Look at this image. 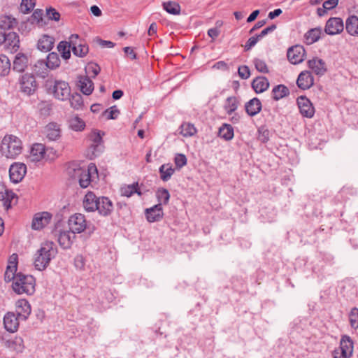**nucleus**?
<instances>
[{
	"instance_id": "nucleus-1",
	"label": "nucleus",
	"mask_w": 358,
	"mask_h": 358,
	"mask_svg": "<svg viewBox=\"0 0 358 358\" xmlns=\"http://www.w3.org/2000/svg\"><path fill=\"white\" fill-rule=\"evenodd\" d=\"M66 173L71 179H96L99 177L97 167L94 163H90L86 169L76 162H69Z\"/></svg>"
},
{
	"instance_id": "nucleus-2",
	"label": "nucleus",
	"mask_w": 358,
	"mask_h": 358,
	"mask_svg": "<svg viewBox=\"0 0 358 358\" xmlns=\"http://www.w3.org/2000/svg\"><path fill=\"white\" fill-rule=\"evenodd\" d=\"M56 254L57 248L53 242L43 243L35 254L34 262L35 268L38 271L45 270Z\"/></svg>"
},
{
	"instance_id": "nucleus-3",
	"label": "nucleus",
	"mask_w": 358,
	"mask_h": 358,
	"mask_svg": "<svg viewBox=\"0 0 358 358\" xmlns=\"http://www.w3.org/2000/svg\"><path fill=\"white\" fill-rule=\"evenodd\" d=\"M22 150V141L14 135H6L1 143L0 152L7 158L14 159Z\"/></svg>"
},
{
	"instance_id": "nucleus-4",
	"label": "nucleus",
	"mask_w": 358,
	"mask_h": 358,
	"mask_svg": "<svg viewBox=\"0 0 358 358\" xmlns=\"http://www.w3.org/2000/svg\"><path fill=\"white\" fill-rule=\"evenodd\" d=\"M13 291L17 294H32L35 291V279L32 275L19 273L12 285Z\"/></svg>"
},
{
	"instance_id": "nucleus-5",
	"label": "nucleus",
	"mask_w": 358,
	"mask_h": 358,
	"mask_svg": "<svg viewBox=\"0 0 358 358\" xmlns=\"http://www.w3.org/2000/svg\"><path fill=\"white\" fill-rule=\"evenodd\" d=\"M49 90L56 99L61 101L69 99L71 95L69 83L62 80H55L53 85H50Z\"/></svg>"
},
{
	"instance_id": "nucleus-6",
	"label": "nucleus",
	"mask_w": 358,
	"mask_h": 358,
	"mask_svg": "<svg viewBox=\"0 0 358 358\" xmlns=\"http://www.w3.org/2000/svg\"><path fill=\"white\" fill-rule=\"evenodd\" d=\"M69 229L73 234H80L87 228L85 216L81 213H76L71 215L68 221Z\"/></svg>"
},
{
	"instance_id": "nucleus-7",
	"label": "nucleus",
	"mask_w": 358,
	"mask_h": 358,
	"mask_svg": "<svg viewBox=\"0 0 358 358\" xmlns=\"http://www.w3.org/2000/svg\"><path fill=\"white\" fill-rule=\"evenodd\" d=\"M114 206L112 201L107 196H99L97 201L96 209L101 217H109L112 215Z\"/></svg>"
},
{
	"instance_id": "nucleus-8",
	"label": "nucleus",
	"mask_w": 358,
	"mask_h": 358,
	"mask_svg": "<svg viewBox=\"0 0 358 358\" xmlns=\"http://www.w3.org/2000/svg\"><path fill=\"white\" fill-rule=\"evenodd\" d=\"M344 29L343 21L340 17H330L326 22L324 32L328 35L341 34Z\"/></svg>"
},
{
	"instance_id": "nucleus-9",
	"label": "nucleus",
	"mask_w": 358,
	"mask_h": 358,
	"mask_svg": "<svg viewBox=\"0 0 358 358\" xmlns=\"http://www.w3.org/2000/svg\"><path fill=\"white\" fill-rule=\"evenodd\" d=\"M37 88V83L32 74L26 73L20 79V89L27 95L32 94Z\"/></svg>"
},
{
	"instance_id": "nucleus-10",
	"label": "nucleus",
	"mask_w": 358,
	"mask_h": 358,
	"mask_svg": "<svg viewBox=\"0 0 358 358\" xmlns=\"http://www.w3.org/2000/svg\"><path fill=\"white\" fill-rule=\"evenodd\" d=\"M306 51L302 45H296L287 50V59L293 64L302 62L305 59Z\"/></svg>"
},
{
	"instance_id": "nucleus-11",
	"label": "nucleus",
	"mask_w": 358,
	"mask_h": 358,
	"mask_svg": "<svg viewBox=\"0 0 358 358\" xmlns=\"http://www.w3.org/2000/svg\"><path fill=\"white\" fill-rule=\"evenodd\" d=\"M297 105L300 113L305 117L311 118L315 114V108L311 101L304 96H301L297 99Z\"/></svg>"
},
{
	"instance_id": "nucleus-12",
	"label": "nucleus",
	"mask_w": 358,
	"mask_h": 358,
	"mask_svg": "<svg viewBox=\"0 0 358 358\" xmlns=\"http://www.w3.org/2000/svg\"><path fill=\"white\" fill-rule=\"evenodd\" d=\"M52 215L48 212H42L35 214L31 223L33 229L40 230L49 224Z\"/></svg>"
},
{
	"instance_id": "nucleus-13",
	"label": "nucleus",
	"mask_w": 358,
	"mask_h": 358,
	"mask_svg": "<svg viewBox=\"0 0 358 358\" xmlns=\"http://www.w3.org/2000/svg\"><path fill=\"white\" fill-rule=\"evenodd\" d=\"M3 45L4 49L8 52H14L17 51L20 48L19 35L13 31L7 33Z\"/></svg>"
},
{
	"instance_id": "nucleus-14",
	"label": "nucleus",
	"mask_w": 358,
	"mask_h": 358,
	"mask_svg": "<svg viewBox=\"0 0 358 358\" xmlns=\"http://www.w3.org/2000/svg\"><path fill=\"white\" fill-rule=\"evenodd\" d=\"M92 141L90 148L92 150L94 157H97L103 151V139L99 131H94L90 135Z\"/></svg>"
},
{
	"instance_id": "nucleus-15",
	"label": "nucleus",
	"mask_w": 358,
	"mask_h": 358,
	"mask_svg": "<svg viewBox=\"0 0 358 358\" xmlns=\"http://www.w3.org/2000/svg\"><path fill=\"white\" fill-rule=\"evenodd\" d=\"M13 312L7 313L3 317V325L6 331L10 333L16 332L19 327V319Z\"/></svg>"
},
{
	"instance_id": "nucleus-16",
	"label": "nucleus",
	"mask_w": 358,
	"mask_h": 358,
	"mask_svg": "<svg viewBox=\"0 0 358 358\" xmlns=\"http://www.w3.org/2000/svg\"><path fill=\"white\" fill-rule=\"evenodd\" d=\"M296 84L303 90L310 88L314 84V78L311 72L308 71L301 72L298 76Z\"/></svg>"
},
{
	"instance_id": "nucleus-17",
	"label": "nucleus",
	"mask_w": 358,
	"mask_h": 358,
	"mask_svg": "<svg viewBox=\"0 0 358 358\" xmlns=\"http://www.w3.org/2000/svg\"><path fill=\"white\" fill-rule=\"evenodd\" d=\"M308 67L317 76H322L327 71L325 62L319 58L313 57L308 61Z\"/></svg>"
},
{
	"instance_id": "nucleus-18",
	"label": "nucleus",
	"mask_w": 358,
	"mask_h": 358,
	"mask_svg": "<svg viewBox=\"0 0 358 358\" xmlns=\"http://www.w3.org/2000/svg\"><path fill=\"white\" fill-rule=\"evenodd\" d=\"M145 215L149 222H155L161 220L163 217V209L161 204H156L154 206L147 208Z\"/></svg>"
},
{
	"instance_id": "nucleus-19",
	"label": "nucleus",
	"mask_w": 358,
	"mask_h": 358,
	"mask_svg": "<svg viewBox=\"0 0 358 358\" xmlns=\"http://www.w3.org/2000/svg\"><path fill=\"white\" fill-rule=\"evenodd\" d=\"M77 86L85 95H90L94 90V83L87 76H78Z\"/></svg>"
},
{
	"instance_id": "nucleus-20",
	"label": "nucleus",
	"mask_w": 358,
	"mask_h": 358,
	"mask_svg": "<svg viewBox=\"0 0 358 358\" xmlns=\"http://www.w3.org/2000/svg\"><path fill=\"white\" fill-rule=\"evenodd\" d=\"M31 311V306L26 299L18 300L16 303L17 315L22 320H26Z\"/></svg>"
},
{
	"instance_id": "nucleus-21",
	"label": "nucleus",
	"mask_w": 358,
	"mask_h": 358,
	"mask_svg": "<svg viewBox=\"0 0 358 358\" xmlns=\"http://www.w3.org/2000/svg\"><path fill=\"white\" fill-rule=\"evenodd\" d=\"M27 173V166L23 163H14L10 166V179H24Z\"/></svg>"
},
{
	"instance_id": "nucleus-22",
	"label": "nucleus",
	"mask_w": 358,
	"mask_h": 358,
	"mask_svg": "<svg viewBox=\"0 0 358 358\" xmlns=\"http://www.w3.org/2000/svg\"><path fill=\"white\" fill-rule=\"evenodd\" d=\"M75 238V234L70 229L69 231H63L58 236V243L62 248L69 249L73 244Z\"/></svg>"
},
{
	"instance_id": "nucleus-23",
	"label": "nucleus",
	"mask_w": 358,
	"mask_h": 358,
	"mask_svg": "<svg viewBox=\"0 0 358 358\" xmlns=\"http://www.w3.org/2000/svg\"><path fill=\"white\" fill-rule=\"evenodd\" d=\"M99 197L92 192H88L83 201V206L87 212H94L96 209Z\"/></svg>"
},
{
	"instance_id": "nucleus-24",
	"label": "nucleus",
	"mask_w": 358,
	"mask_h": 358,
	"mask_svg": "<svg viewBox=\"0 0 358 358\" xmlns=\"http://www.w3.org/2000/svg\"><path fill=\"white\" fill-rule=\"evenodd\" d=\"M15 197V194L8 190L4 184L0 180V201H3V206L7 210L11 208V202Z\"/></svg>"
},
{
	"instance_id": "nucleus-25",
	"label": "nucleus",
	"mask_w": 358,
	"mask_h": 358,
	"mask_svg": "<svg viewBox=\"0 0 358 358\" xmlns=\"http://www.w3.org/2000/svg\"><path fill=\"white\" fill-rule=\"evenodd\" d=\"M262 103L260 100L255 97L246 102L245 105V111L250 117H253L258 114L262 110Z\"/></svg>"
},
{
	"instance_id": "nucleus-26",
	"label": "nucleus",
	"mask_w": 358,
	"mask_h": 358,
	"mask_svg": "<svg viewBox=\"0 0 358 358\" xmlns=\"http://www.w3.org/2000/svg\"><path fill=\"white\" fill-rule=\"evenodd\" d=\"M29 59L27 55L23 53H17L13 61V70L22 73L27 69Z\"/></svg>"
},
{
	"instance_id": "nucleus-27",
	"label": "nucleus",
	"mask_w": 358,
	"mask_h": 358,
	"mask_svg": "<svg viewBox=\"0 0 358 358\" xmlns=\"http://www.w3.org/2000/svg\"><path fill=\"white\" fill-rule=\"evenodd\" d=\"M55 43V38L48 35H43L38 41L37 46L38 50L42 52H49L53 47Z\"/></svg>"
},
{
	"instance_id": "nucleus-28",
	"label": "nucleus",
	"mask_w": 358,
	"mask_h": 358,
	"mask_svg": "<svg viewBox=\"0 0 358 358\" xmlns=\"http://www.w3.org/2000/svg\"><path fill=\"white\" fill-rule=\"evenodd\" d=\"M46 137L50 141H56L61 136V130L59 125L55 122H50L45 127Z\"/></svg>"
},
{
	"instance_id": "nucleus-29",
	"label": "nucleus",
	"mask_w": 358,
	"mask_h": 358,
	"mask_svg": "<svg viewBox=\"0 0 358 358\" xmlns=\"http://www.w3.org/2000/svg\"><path fill=\"white\" fill-rule=\"evenodd\" d=\"M252 87L256 93H262L269 87V82L266 77L259 76L252 82Z\"/></svg>"
},
{
	"instance_id": "nucleus-30",
	"label": "nucleus",
	"mask_w": 358,
	"mask_h": 358,
	"mask_svg": "<svg viewBox=\"0 0 358 358\" xmlns=\"http://www.w3.org/2000/svg\"><path fill=\"white\" fill-rule=\"evenodd\" d=\"M345 29L350 35L358 36V17L349 16L345 21Z\"/></svg>"
},
{
	"instance_id": "nucleus-31",
	"label": "nucleus",
	"mask_w": 358,
	"mask_h": 358,
	"mask_svg": "<svg viewBox=\"0 0 358 358\" xmlns=\"http://www.w3.org/2000/svg\"><path fill=\"white\" fill-rule=\"evenodd\" d=\"M45 155V146L41 143L34 144L30 152V159L33 162H39Z\"/></svg>"
},
{
	"instance_id": "nucleus-32",
	"label": "nucleus",
	"mask_w": 358,
	"mask_h": 358,
	"mask_svg": "<svg viewBox=\"0 0 358 358\" xmlns=\"http://www.w3.org/2000/svg\"><path fill=\"white\" fill-rule=\"evenodd\" d=\"M49 68L45 59L38 60L33 66V71L39 77L43 78L48 76Z\"/></svg>"
},
{
	"instance_id": "nucleus-33",
	"label": "nucleus",
	"mask_w": 358,
	"mask_h": 358,
	"mask_svg": "<svg viewBox=\"0 0 358 358\" xmlns=\"http://www.w3.org/2000/svg\"><path fill=\"white\" fill-rule=\"evenodd\" d=\"M341 352L345 351V354L348 356H351L353 351V342L350 336L344 335L342 336L340 343V348L337 349Z\"/></svg>"
},
{
	"instance_id": "nucleus-34",
	"label": "nucleus",
	"mask_w": 358,
	"mask_h": 358,
	"mask_svg": "<svg viewBox=\"0 0 358 358\" xmlns=\"http://www.w3.org/2000/svg\"><path fill=\"white\" fill-rule=\"evenodd\" d=\"M239 103V99L236 96H232L227 97L224 104V109L226 113L229 115H231L237 110Z\"/></svg>"
},
{
	"instance_id": "nucleus-35",
	"label": "nucleus",
	"mask_w": 358,
	"mask_h": 358,
	"mask_svg": "<svg viewBox=\"0 0 358 358\" xmlns=\"http://www.w3.org/2000/svg\"><path fill=\"white\" fill-rule=\"evenodd\" d=\"M321 27H315L308 30L304 35V38L307 44H313L317 42L322 34Z\"/></svg>"
},
{
	"instance_id": "nucleus-36",
	"label": "nucleus",
	"mask_w": 358,
	"mask_h": 358,
	"mask_svg": "<svg viewBox=\"0 0 358 358\" xmlns=\"http://www.w3.org/2000/svg\"><path fill=\"white\" fill-rule=\"evenodd\" d=\"M134 193L141 196L142 194L139 187L138 182H134L131 185H125L120 188V194L123 196L130 197Z\"/></svg>"
},
{
	"instance_id": "nucleus-37",
	"label": "nucleus",
	"mask_w": 358,
	"mask_h": 358,
	"mask_svg": "<svg viewBox=\"0 0 358 358\" xmlns=\"http://www.w3.org/2000/svg\"><path fill=\"white\" fill-rule=\"evenodd\" d=\"M218 136L225 141H230L234 138V128L231 124L224 123L220 127Z\"/></svg>"
},
{
	"instance_id": "nucleus-38",
	"label": "nucleus",
	"mask_w": 358,
	"mask_h": 358,
	"mask_svg": "<svg viewBox=\"0 0 358 358\" xmlns=\"http://www.w3.org/2000/svg\"><path fill=\"white\" fill-rule=\"evenodd\" d=\"M6 345L17 352H22L24 348L23 339L20 336L6 341Z\"/></svg>"
},
{
	"instance_id": "nucleus-39",
	"label": "nucleus",
	"mask_w": 358,
	"mask_h": 358,
	"mask_svg": "<svg viewBox=\"0 0 358 358\" xmlns=\"http://www.w3.org/2000/svg\"><path fill=\"white\" fill-rule=\"evenodd\" d=\"M289 94V90L284 85H276L272 90V97L275 101H278Z\"/></svg>"
},
{
	"instance_id": "nucleus-40",
	"label": "nucleus",
	"mask_w": 358,
	"mask_h": 358,
	"mask_svg": "<svg viewBox=\"0 0 358 358\" xmlns=\"http://www.w3.org/2000/svg\"><path fill=\"white\" fill-rule=\"evenodd\" d=\"M69 127L76 131H81L85 128V122L78 115L73 116L69 120Z\"/></svg>"
},
{
	"instance_id": "nucleus-41",
	"label": "nucleus",
	"mask_w": 358,
	"mask_h": 358,
	"mask_svg": "<svg viewBox=\"0 0 358 358\" xmlns=\"http://www.w3.org/2000/svg\"><path fill=\"white\" fill-rule=\"evenodd\" d=\"M11 68V64L8 57L3 54L0 55V76H7Z\"/></svg>"
},
{
	"instance_id": "nucleus-42",
	"label": "nucleus",
	"mask_w": 358,
	"mask_h": 358,
	"mask_svg": "<svg viewBox=\"0 0 358 358\" xmlns=\"http://www.w3.org/2000/svg\"><path fill=\"white\" fill-rule=\"evenodd\" d=\"M45 62L50 70H55L60 66V59L57 53L50 52L46 57Z\"/></svg>"
},
{
	"instance_id": "nucleus-43",
	"label": "nucleus",
	"mask_w": 358,
	"mask_h": 358,
	"mask_svg": "<svg viewBox=\"0 0 358 358\" xmlns=\"http://www.w3.org/2000/svg\"><path fill=\"white\" fill-rule=\"evenodd\" d=\"M69 101L71 106L76 110H81L84 106L83 96L80 94L75 93L70 95Z\"/></svg>"
},
{
	"instance_id": "nucleus-44",
	"label": "nucleus",
	"mask_w": 358,
	"mask_h": 358,
	"mask_svg": "<svg viewBox=\"0 0 358 358\" xmlns=\"http://www.w3.org/2000/svg\"><path fill=\"white\" fill-rule=\"evenodd\" d=\"M17 24L16 20L8 15L3 16L0 20V27L6 31V29H10Z\"/></svg>"
},
{
	"instance_id": "nucleus-45",
	"label": "nucleus",
	"mask_w": 358,
	"mask_h": 358,
	"mask_svg": "<svg viewBox=\"0 0 358 358\" xmlns=\"http://www.w3.org/2000/svg\"><path fill=\"white\" fill-rule=\"evenodd\" d=\"M163 8L169 13L172 15H178L180 13V5L174 1H167L163 3Z\"/></svg>"
},
{
	"instance_id": "nucleus-46",
	"label": "nucleus",
	"mask_w": 358,
	"mask_h": 358,
	"mask_svg": "<svg viewBox=\"0 0 358 358\" xmlns=\"http://www.w3.org/2000/svg\"><path fill=\"white\" fill-rule=\"evenodd\" d=\"M75 46L73 47L72 52L77 57H84L89 52L88 45L85 43H79Z\"/></svg>"
},
{
	"instance_id": "nucleus-47",
	"label": "nucleus",
	"mask_w": 358,
	"mask_h": 358,
	"mask_svg": "<svg viewBox=\"0 0 358 358\" xmlns=\"http://www.w3.org/2000/svg\"><path fill=\"white\" fill-rule=\"evenodd\" d=\"M196 132V129L192 124L185 122L180 126V134L185 137L192 136Z\"/></svg>"
},
{
	"instance_id": "nucleus-48",
	"label": "nucleus",
	"mask_w": 358,
	"mask_h": 358,
	"mask_svg": "<svg viewBox=\"0 0 358 358\" xmlns=\"http://www.w3.org/2000/svg\"><path fill=\"white\" fill-rule=\"evenodd\" d=\"M71 48L67 43V41H61L57 45V50L61 53L64 59H68L71 57Z\"/></svg>"
},
{
	"instance_id": "nucleus-49",
	"label": "nucleus",
	"mask_w": 358,
	"mask_h": 358,
	"mask_svg": "<svg viewBox=\"0 0 358 358\" xmlns=\"http://www.w3.org/2000/svg\"><path fill=\"white\" fill-rule=\"evenodd\" d=\"M157 197L159 202V204H161V206H162V204L168 203L170 198V194L167 189H159L157 192Z\"/></svg>"
},
{
	"instance_id": "nucleus-50",
	"label": "nucleus",
	"mask_w": 358,
	"mask_h": 358,
	"mask_svg": "<svg viewBox=\"0 0 358 358\" xmlns=\"http://www.w3.org/2000/svg\"><path fill=\"white\" fill-rule=\"evenodd\" d=\"M159 171L161 179H166V178H170L173 174L174 169L172 167V165L166 164L160 166Z\"/></svg>"
},
{
	"instance_id": "nucleus-51",
	"label": "nucleus",
	"mask_w": 358,
	"mask_h": 358,
	"mask_svg": "<svg viewBox=\"0 0 358 358\" xmlns=\"http://www.w3.org/2000/svg\"><path fill=\"white\" fill-rule=\"evenodd\" d=\"M349 321L352 328L358 329V308L354 307L351 309L349 314Z\"/></svg>"
},
{
	"instance_id": "nucleus-52",
	"label": "nucleus",
	"mask_w": 358,
	"mask_h": 358,
	"mask_svg": "<svg viewBox=\"0 0 358 358\" xmlns=\"http://www.w3.org/2000/svg\"><path fill=\"white\" fill-rule=\"evenodd\" d=\"M17 268H15V265H8L6 267V270L4 275V280L6 282L15 281V278L16 277L15 272Z\"/></svg>"
},
{
	"instance_id": "nucleus-53",
	"label": "nucleus",
	"mask_w": 358,
	"mask_h": 358,
	"mask_svg": "<svg viewBox=\"0 0 358 358\" xmlns=\"http://www.w3.org/2000/svg\"><path fill=\"white\" fill-rule=\"evenodd\" d=\"M269 130L265 127H261L258 129L257 139L262 143H266L269 140Z\"/></svg>"
},
{
	"instance_id": "nucleus-54",
	"label": "nucleus",
	"mask_w": 358,
	"mask_h": 358,
	"mask_svg": "<svg viewBox=\"0 0 358 358\" xmlns=\"http://www.w3.org/2000/svg\"><path fill=\"white\" fill-rule=\"evenodd\" d=\"M253 63L255 64V69L259 72H261L263 73H268V68L267 66V64H266V62L264 60L256 58L254 59Z\"/></svg>"
},
{
	"instance_id": "nucleus-55",
	"label": "nucleus",
	"mask_w": 358,
	"mask_h": 358,
	"mask_svg": "<svg viewBox=\"0 0 358 358\" xmlns=\"http://www.w3.org/2000/svg\"><path fill=\"white\" fill-rule=\"evenodd\" d=\"M35 6L34 0H22L20 8L24 13H29Z\"/></svg>"
},
{
	"instance_id": "nucleus-56",
	"label": "nucleus",
	"mask_w": 358,
	"mask_h": 358,
	"mask_svg": "<svg viewBox=\"0 0 358 358\" xmlns=\"http://www.w3.org/2000/svg\"><path fill=\"white\" fill-rule=\"evenodd\" d=\"M104 114L107 115L108 120H115L120 114V110L115 106H113L104 111Z\"/></svg>"
},
{
	"instance_id": "nucleus-57",
	"label": "nucleus",
	"mask_w": 358,
	"mask_h": 358,
	"mask_svg": "<svg viewBox=\"0 0 358 358\" xmlns=\"http://www.w3.org/2000/svg\"><path fill=\"white\" fill-rule=\"evenodd\" d=\"M46 15L50 20L59 21L60 19V14L55 8L50 7L46 9Z\"/></svg>"
},
{
	"instance_id": "nucleus-58",
	"label": "nucleus",
	"mask_w": 358,
	"mask_h": 358,
	"mask_svg": "<svg viewBox=\"0 0 358 358\" xmlns=\"http://www.w3.org/2000/svg\"><path fill=\"white\" fill-rule=\"evenodd\" d=\"M174 162L176 167L180 169L187 164V157L183 154H177L175 156Z\"/></svg>"
},
{
	"instance_id": "nucleus-59",
	"label": "nucleus",
	"mask_w": 358,
	"mask_h": 358,
	"mask_svg": "<svg viewBox=\"0 0 358 358\" xmlns=\"http://www.w3.org/2000/svg\"><path fill=\"white\" fill-rule=\"evenodd\" d=\"M86 71L90 74L92 73L94 78L100 73L101 68L97 64L90 63L87 66Z\"/></svg>"
},
{
	"instance_id": "nucleus-60",
	"label": "nucleus",
	"mask_w": 358,
	"mask_h": 358,
	"mask_svg": "<svg viewBox=\"0 0 358 358\" xmlns=\"http://www.w3.org/2000/svg\"><path fill=\"white\" fill-rule=\"evenodd\" d=\"M238 76L243 80L248 79L250 76V71L248 66L243 65L238 67Z\"/></svg>"
},
{
	"instance_id": "nucleus-61",
	"label": "nucleus",
	"mask_w": 358,
	"mask_h": 358,
	"mask_svg": "<svg viewBox=\"0 0 358 358\" xmlns=\"http://www.w3.org/2000/svg\"><path fill=\"white\" fill-rule=\"evenodd\" d=\"M43 13L41 9H36L31 15V22L39 24L43 20Z\"/></svg>"
},
{
	"instance_id": "nucleus-62",
	"label": "nucleus",
	"mask_w": 358,
	"mask_h": 358,
	"mask_svg": "<svg viewBox=\"0 0 358 358\" xmlns=\"http://www.w3.org/2000/svg\"><path fill=\"white\" fill-rule=\"evenodd\" d=\"M74 265L76 268L83 270L85 265V260L83 255H78L74 259Z\"/></svg>"
},
{
	"instance_id": "nucleus-63",
	"label": "nucleus",
	"mask_w": 358,
	"mask_h": 358,
	"mask_svg": "<svg viewBox=\"0 0 358 358\" xmlns=\"http://www.w3.org/2000/svg\"><path fill=\"white\" fill-rule=\"evenodd\" d=\"M259 39L260 38L258 37L257 35H256L255 36L250 37L248 40V41L246 42L245 46H244L245 50L248 51V50H250L253 46H255L256 45V43L258 42V41Z\"/></svg>"
},
{
	"instance_id": "nucleus-64",
	"label": "nucleus",
	"mask_w": 358,
	"mask_h": 358,
	"mask_svg": "<svg viewBox=\"0 0 358 358\" xmlns=\"http://www.w3.org/2000/svg\"><path fill=\"white\" fill-rule=\"evenodd\" d=\"M79 43L81 42L78 34H71L69 38V41H67V43L71 48V50L73 49V47H76L75 45H78Z\"/></svg>"
}]
</instances>
